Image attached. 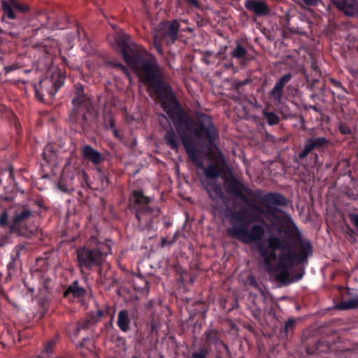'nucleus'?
Segmentation results:
<instances>
[{
  "mask_svg": "<svg viewBox=\"0 0 358 358\" xmlns=\"http://www.w3.org/2000/svg\"><path fill=\"white\" fill-rule=\"evenodd\" d=\"M122 54L127 65L138 76V78L157 94L162 106L166 112L159 115V124L166 128V124L175 126L180 136L187 155L194 165L202 169L206 179L203 181H215L220 175V170L215 165H210L205 168L199 157V152L190 142V137L200 138L206 136L210 141L217 136V131L213 125L210 116L201 113L198 115L199 124L190 120L186 114L177 106L173 92L167 85H164L159 76L158 66L154 57H146L134 54L129 55L122 47Z\"/></svg>",
  "mask_w": 358,
  "mask_h": 358,
  "instance_id": "f257e3e1",
  "label": "nucleus"
},
{
  "mask_svg": "<svg viewBox=\"0 0 358 358\" xmlns=\"http://www.w3.org/2000/svg\"><path fill=\"white\" fill-rule=\"evenodd\" d=\"M291 201L282 194L270 192V263L276 261V280L287 285L298 282L305 274L302 266L293 271L313 254L310 242L304 239L286 209ZM273 270L270 264V272Z\"/></svg>",
  "mask_w": 358,
  "mask_h": 358,
  "instance_id": "f03ea898",
  "label": "nucleus"
},
{
  "mask_svg": "<svg viewBox=\"0 0 358 358\" xmlns=\"http://www.w3.org/2000/svg\"><path fill=\"white\" fill-rule=\"evenodd\" d=\"M110 252L111 248L108 243L99 241L96 237L92 236L86 245L77 250L79 266L87 268L99 266Z\"/></svg>",
  "mask_w": 358,
  "mask_h": 358,
  "instance_id": "7ed1b4c3",
  "label": "nucleus"
},
{
  "mask_svg": "<svg viewBox=\"0 0 358 358\" xmlns=\"http://www.w3.org/2000/svg\"><path fill=\"white\" fill-rule=\"evenodd\" d=\"M329 144V141L323 136H312L307 138L305 141L303 150L297 156V160L303 162L308 155L312 154L316 164L318 155L317 153H313V151L323 152L328 148Z\"/></svg>",
  "mask_w": 358,
  "mask_h": 358,
  "instance_id": "20e7f679",
  "label": "nucleus"
},
{
  "mask_svg": "<svg viewBox=\"0 0 358 358\" xmlns=\"http://www.w3.org/2000/svg\"><path fill=\"white\" fill-rule=\"evenodd\" d=\"M264 231L261 226H255L250 231L244 226H234L228 229V234L234 238H238L243 243H249L262 239Z\"/></svg>",
  "mask_w": 358,
  "mask_h": 358,
  "instance_id": "39448f33",
  "label": "nucleus"
},
{
  "mask_svg": "<svg viewBox=\"0 0 358 358\" xmlns=\"http://www.w3.org/2000/svg\"><path fill=\"white\" fill-rule=\"evenodd\" d=\"M343 299L336 306L338 310H351L358 308V289L347 287L341 291Z\"/></svg>",
  "mask_w": 358,
  "mask_h": 358,
  "instance_id": "423d86ee",
  "label": "nucleus"
},
{
  "mask_svg": "<svg viewBox=\"0 0 358 358\" xmlns=\"http://www.w3.org/2000/svg\"><path fill=\"white\" fill-rule=\"evenodd\" d=\"M330 3L347 17L358 16V0H330Z\"/></svg>",
  "mask_w": 358,
  "mask_h": 358,
  "instance_id": "0eeeda50",
  "label": "nucleus"
},
{
  "mask_svg": "<svg viewBox=\"0 0 358 358\" xmlns=\"http://www.w3.org/2000/svg\"><path fill=\"white\" fill-rule=\"evenodd\" d=\"M292 74L290 72L285 73L275 83L274 87L270 91V98L272 97L275 101L280 103L283 89L286 85L291 80Z\"/></svg>",
  "mask_w": 358,
  "mask_h": 358,
  "instance_id": "6e6552de",
  "label": "nucleus"
},
{
  "mask_svg": "<svg viewBox=\"0 0 358 358\" xmlns=\"http://www.w3.org/2000/svg\"><path fill=\"white\" fill-rule=\"evenodd\" d=\"M179 24L177 21L163 22L160 24V32L165 38H168L171 43L178 37Z\"/></svg>",
  "mask_w": 358,
  "mask_h": 358,
  "instance_id": "1a4fd4ad",
  "label": "nucleus"
},
{
  "mask_svg": "<svg viewBox=\"0 0 358 358\" xmlns=\"http://www.w3.org/2000/svg\"><path fill=\"white\" fill-rule=\"evenodd\" d=\"M202 183L212 199H222L223 193L220 185L216 184L215 181H202Z\"/></svg>",
  "mask_w": 358,
  "mask_h": 358,
  "instance_id": "9d476101",
  "label": "nucleus"
},
{
  "mask_svg": "<svg viewBox=\"0 0 358 358\" xmlns=\"http://www.w3.org/2000/svg\"><path fill=\"white\" fill-rule=\"evenodd\" d=\"M245 7L254 12L257 15H266L268 12L266 3L262 1L247 0Z\"/></svg>",
  "mask_w": 358,
  "mask_h": 358,
  "instance_id": "9b49d317",
  "label": "nucleus"
},
{
  "mask_svg": "<svg viewBox=\"0 0 358 358\" xmlns=\"http://www.w3.org/2000/svg\"><path fill=\"white\" fill-rule=\"evenodd\" d=\"M298 319L289 318L284 322L279 331V337L281 339H287L292 336L296 329Z\"/></svg>",
  "mask_w": 358,
  "mask_h": 358,
  "instance_id": "f8f14e48",
  "label": "nucleus"
},
{
  "mask_svg": "<svg viewBox=\"0 0 358 358\" xmlns=\"http://www.w3.org/2000/svg\"><path fill=\"white\" fill-rule=\"evenodd\" d=\"M83 157L94 164H99L103 159L100 152L95 150L90 145H85L82 149Z\"/></svg>",
  "mask_w": 358,
  "mask_h": 358,
  "instance_id": "ddd939ff",
  "label": "nucleus"
},
{
  "mask_svg": "<svg viewBox=\"0 0 358 358\" xmlns=\"http://www.w3.org/2000/svg\"><path fill=\"white\" fill-rule=\"evenodd\" d=\"M129 323L130 318L128 312L125 310L120 311L117 318V324L120 329L123 331H127L129 329Z\"/></svg>",
  "mask_w": 358,
  "mask_h": 358,
  "instance_id": "4468645a",
  "label": "nucleus"
},
{
  "mask_svg": "<svg viewBox=\"0 0 358 358\" xmlns=\"http://www.w3.org/2000/svg\"><path fill=\"white\" fill-rule=\"evenodd\" d=\"M80 348L81 349V353L84 356L90 354L92 357H96V354L94 352V345L92 340L84 338L83 342L80 344Z\"/></svg>",
  "mask_w": 358,
  "mask_h": 358,
  "instance_id": "2eb2a0df",
  "label": "nucleus"
},
{
  "mask_svg": "<svg viewBox=\"0 0 358 358\" xmlns=\"http://www.w3.org/2000/svg\"><path fill=\"white\" fill-rule=\"evenodd\" d=\"M13 0H2L1 8L4 13V14L10 20H14L16 18V15L14 12V6L13 5Z\"/></svg>",
  "mask_w": 358,
  "mask_h": 358,
  "instance_id": "dca6fc26",
  "label": "nucleus"
},
{
  "mask_svg": "<svg viewBox=\"0 0 358 358\" xmlns=\"http://www.w3.org/2000/svg\"><path fill=\"white\" fill-rule=\"evenodd\" d=\"M306 80L307 81L308 88L311 91L322 92L324 90V84H320V81L318 78H315L310 80L308 76H306Z\"/></svg>",
  "mask_w": 358,
  "mask_h": 358,
  "instance_id": "f3484780",
  "label": "nucleus"
},
{
  "mask_svg": "<svg viewBox=\"0 0 358 358\" xmlns=\"http://www.w3.org/2000/svg\"><path fill=\"white\" fill-rule=\"evenodd\" d=\"M343 166L338 171L339 176H348L352 180H355V178L352 175V172L350 170V163L348 159H343L341 162H340L338 164V168L339 166Z\"/></svg>",
  "mask_w": 358,
  "mask_h": 358,
  "instance_id": "a211bd4d",
  "label": "nucleus"
},
{
  "mask_svg": "<svg viewBox=\"0 0 358 358\" xmlns=\"http://www.w3.org/2000/svg\"><path fill=\"white\" fill-rule=\"evenodd\" d=\"M165 140L171 148L177 150V136L172 129L169 130L165 135Z\"/></svg>",
  "mask_w": 358,
  "mask_h": 358,
  "instance_id": "6ab92c4d",
  "label": "nucleus"
},
{
  "mask_svg": "<svg viewBox=\"0 0 358 358\" xmlns=\"http://www.w3.org/2000/svg\"><path fill=\"white\" fill-rule=\"evenodd\" d=\"M85 292L84 289L80 287L78 285L77 282H74L65 292V296H66L69 293H71L73 295V296L80 297L81 296H83Z\"/></svg>",
  "mask_w": 358,
  "mask_h": 358,
  "instance_id": "aec40b11",
  "label": "nucleus"
},
{
  "mask_svg": "<svg viewBox=\"0 0 358 358\" xmlns=\"http://www.w3.org/2000/svg\"><path fill=\"white\" fill-rule=\"evenodd\" d=\"M233 57L237 59H242L246 55V50L243 46L238 45L236 48L231 52Z\"/></svg>",
  "mask_w": 358,
  "mask_h": 358,
  "instance_id": "412c9836",
  "label": "nucleus"
},
{
  "mask_svg": "<svg viewBox=\"0 0 358 358\" xmlns=\"http://www.w3.org/2000/svg\"><path fill=\"white\" fill-rule=\"evenodd\" d=\"M30 215V211L29 210H23L22 212L20 213L19 214L15 215L14 217V223L17 224V222H20L21 220L27 218Z\"/></svg>",
  "mask_w": 358,
  "mask_h": 358,
  "instance_id": "4be33fe9",
  "label": "nucleus"
},
{
  "mask_svg": "<svg viewBox=\"0 0 358 358\" xmlns=\"http://www.w3.org/2000/svg\"><path fill=\"white\" fill-rule=\"evenodd\" d=\"M13 5L14 6L15 8L22 13L27 12L29 10V7L27 4H22L17 2V0L13 1Z\"/></svg>",
  "mask_w": 358,
  "mask_h": 358,
  "instance_id": "5701e85b",
  "label": "nucleus"
},
{
  "mask_svg": "<svg viewBox=\"0 0 358 358\" xmlns=\"http://www.w3.org/2000/svg\"><path fill=\"white\" fill-rule=\"evenodd\" d=\"M134 197L135 201L137 203H148L150 201V199L147 197H145L141 192H134Z\"/></svg>",
  "mask_w": 358,
  "mask_h": 358,
  "instance_id": "b1692460",
  "label": "nucleus"
},
{
  "mask_svg": "<svg viewBox=\"0 0 358 358\" xmlns=\"http://www.w3.org/2000/svg\"><path fill=\"white\" fill-rule=\"evenodd\" d=\"M338 131L343 135H350L352 134L351 129L345 123H341L339 124Z\"/></svg>",
  "mask_w": 358,
  "mask_h": 358,
  "instance_id": "393cba45",
  "label": "nucleus"
},
{
  "mask_svg": "<svg viewBox=\"0 0 358 358\" xmlns=\"http://www.w3.org/2000/svg\"><path fill=\"white\" fill-rule=\"evenodd\" d=\"M330 83L336 88H338L340 90H341L343 92L345 93H348V91L347 90L345 89V87L343 86L342 83L336 80V79H334V78H331L330 79Z\"/></svg>",
  "mask_w": 358,
  "mask_h": 358,
  "instance_id": "a878e982",
  "label": "nucleus"
},
{
  "mask_svg": "<svg viewBox=\"0 0 358 358\" xmlns=\"http://www.w3.org/2000/svg\"><path fill=\"white\" fill-rule=\"evenodd\" d=\"M348 217L350 222L353 224V225L356 227V229L358 231V214L350 213L348 215Z\"/></svg>",
  "mask_w": 358,
  "mask_h": 358,
  "instance_id": "bb28decb",
  "label": "nucleus"
},
{
  "mask_svg": "<svg viewBox=\"0 0 358 358\" xmlns=\"http://www.w3.org/2000/svg\"><path fill=\"white\" fill-rule=\"evenodd\" d=\"M154 38H155V46L156 49L160 54H162V48H161V45L159 43V38H160L159 34H155L154 36Z\"/></svg>",
  "mask_w": 358,
  "mask_h": 358,
  "instance_id": "cd10ccee",
  "label": "nucleus"
},
{
  "mask_svg": "<svg viewBox=\"0 0 358 358\" xmlns=\"http://www.w3.org/2000/svg\"><path fill=\"white\" fill-rule=\"evenodd\" d=\"M207 354V350H201L199 352H194L192 354V358H206Z\"/></svg>",
  "mask_w": 358,
  "mask_h": 358,
  "instance_id": "c85d7f7f",
  "label": "nucleus"
},
{
  "mask_svg": "<svg viewBox=\"0 0 358 358\" xmlns=\"http://www.w3.org/2000/svg\"><path fill=\"white\" fill-rule=\"evenodd\" d=\"M279 117L273 112H270V126L279 122Z\"/></svg>",
  "mask_w": 358,
  "mask_h": 358,
  "instance_id": "c756f323",
  "label": "nucleus"
},
{
  "mask_svg": "<svg viewBox=\"0 0 358 358\" xmlns=\"http://www.w3.org/2000/svg\"><path fill=\"white\" fill-rule=\"evenodd\" d=\"M7 219H8V214L6 211L3 212L0 215V225L4 226L7 223Z\"/></svg>",
  "mask_w": 358,
  "mask_h": 358,
  "instance_id": "7c9ffc66",
  "label": "nucleus"
},
{
  "mask_svg": "<svg viewBox=\"0 0 358 358\" xmlns=\"http://www.w3.org/2000/svg\"><path fill=\"white\" fill-rule=\"evenodd\" d=\"M303 3L308 6H316L320 0H301Z\"/></svg>",
  "mask_w": 358,
  "mask_h": 358,
  "instance_id": "2f4dec72",
  "label": "nucleus"
},
{
  "mask_svg": "<svg viewBox=\"0 0 358 358\" xmlns=\"http://www.w3.org/2000/svg\"><path fill=\"white\" fill-rule=\"evenodd\" d=\"M54 345V342H49L45 346V351L48 353H50L52 350V346Z\"/></svg>",
  "mask_w": 358,
  "mask_h": 358,
  "instance_id": "473e14b6",
  "label": "nucleus"
},
{
  "mask_svg": "<svg viewBox=\"0 0 358 358\" xmlns=\"http://www.w3.org/2000/svg\"><path fill=\"white\" fill-rule=\"evenodd\" d=\"M311 67L313 70L315 72V73L318 74V76L320 77L321 76V73L317 65L315 63H312Z\"/></svg>",
  "mask_w": 358,
  "mask_h": 358,
  "instance_id": "72a5a7b5",
  "label": "nucleus"
},
{
  "mask_svg": "<svg viewBox=\"0 0 358 358\" xmlns=\"http://www.w3.org/2000/svg\"><path fill=\"white\" fill-rule=\"evenodd\" d=\"M347 196L352 200L358 199V194L357 193L355 194L353 192L350 193V192H348Z\"/></svg>",
  "mask_w": 358,
  "mask_h": 358,
  "instance_id": "f704fd0d",
  "label": "nucleus"
},
{
  "mask_svg": "<svg viewBox=\"0 0 358 358\" xmlns=\"http://www.w3.org/2000/svg\"><path fill=\"white\" fill-rule=\"evenodd\" d=\"M188 3L194 7H199V3L197 0H187Z\"/></svg>",
  "mask_w": 358,
  "mask_h": 358,
  "instance_id": "c9c22d12",
  "label": "nucleus"
},
{
  "mask_svg": "<svg viewBox=\"0 0 358 358\" xmlns=\"http://www.w3.org/2000/svg\"><path fill=\"white\" fill-rule=\"evenodd\" d=\"M259 252L261 255L264 257L265 264H268V257H267L266 254L262 251L261 248H259Z\"/></svg>",
  "mask_w": 358,
  "mask_h": 358,
  "instance_id": "e433bc0d",
  "label": "nucleus"
},
{
  "mask_svg": "<svg viewBox=\"0 0 358 358\" xmlns=\"http://www.w3.org/2000/svg\"><path fill=\"white\" fill-rule=\"evenodd\" d=\"M249 280L252 285H253L254 286H257V284L254 277L250 276Z\"/></svg>",
  "mask_w": 358,
  "mask_h": 358,
  "instance_id": "4c0bfd02",
  "label": "nucleus"
},
{
  "mask_svg": "<svg viewBox=\"0 0 358 358\" xmlns=\"http://www.w3.org/2000/svg\"><path fill=\"white\" fill-rule=\"evenodd\" d=\"M350 236L351 238H353V241L355 242L356 241V238L354 236V234H355V231L352 229H350Z\"/></svg>",
  "mask_w": 358,
  "mask_h": 358,
  "instance_id": "58836bf2",
  "label": "nucleus"
},
{
  "mask_svg": "<svg viewBox=\"0 0 358 358\" xmlns=\"http://www.w3.org/2000/svg\"><path fill=\"white\" fill-rule=\"evenodd\" d=\"M117 66L118 68H120L122 71H125V72L127 71H126V68H125L123 65H122V64H117Z\"/></svg>",
  "mask_w": 358,
  "mask_h": 358,
  "instance_id": "ea45409f",
  "label": "nucleus"
},
{
  "mask_svg": "<svg viewBox=\"0 0 358 358\" xmlns=\"http://www.w3.org/2000/svg\"><path fill=\"white\" fill-rule=\"evenodd\" d=\"M59 187L63 192H67L69 190L73 189V188H69V189L68 188H62L60 185H59Z\"/></svg>",
  "mask_w": 358,
  "mask_h": 358,
  "instance_id": "a19ab883",
  "label": "nucleus"
},
{
  "mask_svg": "<svg viewBox=\"0 0 358 358\" xmlns=\"http://www.w3.org/2000/svg\"><path fill=\"white\" fill-rule=\"evenodd\" d=\"M129 39V36H127V35L124 36V42L125 43H128Z\"/></svg>",
  "mask_w": 358,
  "mask_h": 358,
  "instance_id": "79ce46f5",
  "label": "nucleus"
},
{
  "mask_svg": "<svg viewBox=\"0 0 358 358\" xmlns=\"http://www.w3.org/2000/svg\"><path fill=\"white\" fill-rule=\"evenodd\" d=\"M81 175L83 176V177L84 178H86V176H87V175H86V173H85V171H81Z\"/></svg>",
  "mask_w": 358,
  "mask_h": 358,
  "instance_id": "37998d69",
  "label": "nucleus"
},
{
  "mask_svg": "<svg viewBox=\"0 0 358 358\" xmlns=\"http://www.w3.org/2000/svg\"><path fill=\"white\" fill-rule=\"evenodd\" d=\"M269 138H270V141H274V137L271 135L269 136Z\"/></svg>",
  "mask_w": 358,
  "mask_h": 358,
  "instance_id": "c03bdc74",
  "label": "nucleus"
},
{
  "mask_svg": "<svg viewBox=\"0 0 358 358\" xmlns=\"http://www.w3.org/2000/svg\"><path fill=\"white\" fill-rule=\"evenodd\" d=\"M343 96L338 95V99H343Z\"/></svg>",
  "mask_w": 358,
  "mask_h": 358,
  "instance_id": "a18cd8bd",
  "label": "nucleus"
},
{
  "mask_svg": "<svg viewBox=\"0 0 358 358\" xmlns=\"http://www.w3.org/2000/svg\"><path fill=\"white\" fill-rule=\"evenodd\" d=\"M264 115H268V113H267L266 110H264Z\"/></svg>",
  "mask_w": 358,
  "mask_h": 358,
  "instance_id": "49530a36",
  "label": "nucleus"
},
{
  "mask_svg": "<svg viewBox=\"0 0 358 358\" xmlns=\"http://www.w3.org/2000/svg\"><path fill=\"white\" fill-rule=\"evenodd\" d=\"M269 311H270V314H271V312H272V308H271V306H270Z\"/></svg>",
  "mask_w": 358,
  "mask_h": 358,
  "instance_id": "de8ad7c7",
  "label": "nucleus"
},
{
  "mask_svg": "<svg viewBox=\"0 0 358 358\" xmlns=\"http://www.w3.org/2000/svg\"><path fill=\"white\" fill-rule=\"evenodd\" d=\"M136 217H137L138 219H139V215H138V214H137V215H136Z\"/></svg>",
  "mask_w": 358,
  "mask_h": 358,
  "instance_id": "09e8293b",
  "label": "nucleus"
}]
</instances>
